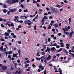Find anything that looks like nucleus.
Masks as SVG:
<instances>
[{"mask_svg": "<svg viewBox=\"0 0 74 74\" xmlns=\"http://www.w3.org/2000/svg\"><path fill=\"white\" fill-rule=\"evenodd\" d=\"M16 2L17 3H18L19 0H12V1L11 0H6V2L8 4H12L15 3Z\"/></svg>", "mask_w": 74, "mask_h": 74, "instance_id": "f257e3e1", "label": "nucleus"}, {"mask_svg": "<svg viewBox=\"0 0 74 74\" xmlns=\"http://www.w3.org/2000/svg\"><path fill=\"white\" fill-rule=\"evenodd\" d=\"M43 60L44 61H47V60H48V59L47 58V56H45L43 58Z\"/></svg>", "mask_w": 74, "mask_h": 74, "instance_id": "f03ea898", "label": "nucleus"}, {"mask_svg": "<svg viewBox=\"0 0 74 74\" xmlns=\"http://www.w3.org/2000/svg\"><path fill=\"white\" fill-rule=\"evenodd\" d=\"M7 68V66H3L2 67V69L3 70H5Z\"/></svg>", "mask_w": 74, "mask_h": 74, "instance_id": "7ed1b4c3", "label": "nucleus"}, {"mask_svg": "<svg viewBox=\"0 0 74 74\" xmlns=\"http://www.w3.org/2000/svg\"><path fill=\"white\" fill-rule=\"evenodd\" d=\"M18 53H17L16 54L13 53V58H14V57H16V58H18V56H17V55H18Z\"/></svg>", "mask_w": 74, "mask_h": 74, "instance_id": "20e7f679", "label": "nucleus"}, {"mask_svg": "<svg viewBox=\"0 0 74 74\" xmlns=\"http://www.w3.org/2000/svg\"><path fill=\"white\" fill-rule=\"evenodd\" d=\"M39 69H41V71H42V70H43L44 69V67L43 66H41V65H40L39 66Z\"/></svg>", "mask_w": 74, "mask_h": 74, "instance_id": "39448f33", "label": "nucleus"}, {"mask_svg": "<svg viewBox=\"0 0 74 74\" xmlns=\"http://www.w3.org/2000/svg\"><path fill=\"white\" fill-rule=\"evenodd\" d=\"M10 23H11V24H8V25L9 27H11V26H13V27H14V23H13L12 22H11Z\"/></svg>", "mask_w": 74, "mask_h": 74, "instance_id": "423d86ee", "label": "nucleus"}, {"mask_svg": "<svg viewBox=\"0 0 74 74\" xmlns=\"http://www.w3.org/2000/svg\"><path fill=\"white\" fill-rule=\"evenodd\" d=\"M73 33L74 32L73 31H72V32L70 33L69 34V37L70 38H71V37H72V35L73 34Z\"/></svg>", "mask_w": 74, "mask_h": 74, "instance_id": "0eeeda50", "label": "nucleus"}, {"mask_svg": "<svg viewBox=\"0 0 74 74\" xmlns=\"http://www.w3.org/2000/svg\"><path fill=\"white\" fill-rule=\"evenodd\" d=\"M31 22V21L30 20H27V21H25V25H27L28 23H30Z\"/></svg>", "mask_w": 74, "mask_h": 74, "instance_id": "6e6552de", "label": "nucleus"}, {"mask_svg": "<svg viewBox=\"0 0 74 74\" xmlns=\"http://www.w3.org/2000/svg\"><path fill=\"white\" fill-rule=\"evenodd\" d=\"M50 8L51 10H52L53 12H55V9H55L54 8H53L51 7H50Z\"/></svg>", "mask_w": 74, "mask_h": 74, "instance_id": "1a4fd4ad", "label": "nucleus"}, {"mask_svg": "<svg viewBox=\"0 0 74 74\" xmlns=\"http://www.w3.org/2000/svg\"><path fill=\"white\" fill-rule=\"evenodd\" d=\"M10 12H15V11H16V9H11L10 10Z\"/></svg>", "mask_w": 74, "mask_h": 74, "instance_id": "9d476101", "label": "nucleus"}, {"mask_svg": "<svg viewBox=\"0 0 74 74\" xmlns=\"http://www.w3.org/2000/svg\"><path fill=\"white\" fill-rule=\"evenodd\" d=\"M0 22H3V21H4L5 22H7L6 20L3 19L1 18H0Z\"/></svg>", "mask_w": 74, "mask_h": 74, "instance_id": "9b49d317", "label": "nucleus"}, {"mask_svg": "<svg viewBox=\"0 0 74 74\" xmlns=\"http://www.w3.org/2000/svg\"><path fill=\"white\" fill-rule=\"evenodd\" d=\"M12 63H14L15 65V67L16 69H17V68L16 67V66H17V63L14 62V61H13Z\"/></svg>", "mask_w": 74, "mask_h": 74, "instance_id": "f8f14e48", "label": "nucleus"}, {"mask_svg": "<svg viewBox=\"0 0 74 74\" xmlns=\"http://www.w3.org/2000/svg\"><path fill=\"white\" fill-rule=\"evenodd\" d=\"M58 25L57 24H55L54 25V27L55 29H57V28L58 27Z\"/></svg>", "mask_w": 74, "mask_h": 74, "instance_id": "ddd939ff", "label": "nucleus"}, {"mask_svg": "<svg viewBox=\"0 0 74 74\" xmlns=\"http://www.w3.org/2000/svg\"><path fill=\"white\" fill-rule=\"evenodd\" d=\"M3 12L4 13H6L7 11H8V10L6 9H3Z\"/></svg>", "mask_w": 74, "mask_h": 74, "instance_id": "4468645a", "label": "nucleus"}, {"mask_svg": "<svg viewBox=\"0 0 74 74\" xmlns=\"http://www.w3.org/2000/svg\"><path fill=\"white\" fill-rule=\"evenodd\" d=\"M51 57L52 56H50V55H49L48 56V57L47 56V59H48V60H50V59L51 58Z\"/></svg>", "mask_w": 74, "mask_h": 74, "instance_id": "2eb2a0df", "label": "nucleus"}, {"mask_svg": "<svg viewBox=\"0 0 74 74\" xmlns=\"http://www.w3.org/2000/svg\"><path fill=\"white\" fill-rule=\"evenodd\" d=\"M5 36H9V34L7 32H5Z\"/></svg>", "mask_w": 74, "mask_h": 74, "instance_id": "dca6fc26", "label": "nucleus"}, {"mask_svg": "<svg viewBox=\"0 0 74 74\" xmlns=\"http://www.w3.org/2000/svg\"><path fill=\"white\" fill-rule=\"evenodd\" d=\"M3 7L4 8H7L8 6L7 5H3Z\"/></svg>", "mask_w": 74, "mask_h": 74, "instance_id": "f3484780", "label": "nucleus"}, {"mask_svg": "<svg viewBox=\"0 0 74 74\" xmlns=\"http://www.w3.org/2000/svg\"><path fill=\"white\" fill-rule=\"evenodd\" d=\"M51 51H53L54 50H56V49H55V48L53 47V48H51Z\"/></svg>", "mask_w": 74, "mask_h": 74, "instance_id": "a211bd4d", "label": "nucleus"}, {"mask_svg": "<svg viewBox=\"0 0 74 74\" xmlns=\"http://www.w3.org/2000/svg\"><path fill=\"white\" fill-rule=\"evenodd\" d=\"M64 33L65 34H66L67 35L69 34V33L65 31L64 32Z\"/></svg>", "mask_w": 74, "mask_h": 74, "instance_id": "6ab92c4d", "label": "nucleus"}, {"mask_svg": "<svg viewBox=\"0 0 74 74\" xmlns=\"http://www.w3.org/2000/svg\"><path fill=\"white\" fill-rule=\"evenodd\" d=\"M56 10H55V11L54 12H55L56 13V14H58L59 13V12L58 10H57V9H55Z\"/></svg>", "mask_w": 74, "mask_h": 74, "instance_id": "aec40b11", "label": "nucleus"}, {"mask_svg": "<svg viewBox=\"0 0 74 74\" xmlns=\"http://www.w3.org/2000/svg\"><path fill=\"white\" fill-rule=\"evenodd\" d=\"M21 50H18V52L19 53V57H20V56H21Z\"/></svg>", "mask_w": 74, "mask_h": 74, "instance_id": "412c9836", "label": "nucleus"}, {"mask_svg": "<svg viewBox=\"0 0 74 74\" xmlns=\"http://www.w3.org/2000/svg\"><path fill=\"white\" fill-rule=\"evenodd\" d=\"M62 50H63V49L60 48L58 51V52H60Z\"/></svg>", "mask_w": 74, "mask_h": 74, "instance_id": "4be33fe9", "label": "nucleus"}, {"mask_svg": "<svg viewBox=\"0 0 74 74\" xmlns=\"http://www.w3.org/2000/svg\"><path fill=\"white\" fill-rule=\"evenodd\" d=\"M64 52H65V53H66V54H68V53H69V52H68V51H66V50L65 49H64Z\"/></svg>", "mask_w": 74, "mask_h": 74, "instance_id": "5701e85b", "label": "nucleus"}, {"mask_svg": "<svg viewBox=\"0 0 74 74\" xmlns=\"http://www.w3.org/2000/svg\"><path fill=\"white\" fill-rule=\"evenodd\" d=\"M58 70H59V71L60 73L61 72H62V69L60 68H59Z\"/></svg>", "mask_w": 74, "mask_h": 74, "instance_id": "b1692460", "label": "nucleus"}, {"mask_svg": "<svg viewBox=\"0 0 74 74\" xmlns=\"http://www.w3.org/2000/svg\"><path fill=\"white\" fill-rule=\"evenodd\" d=\"M12 51H10L8 52V53L10 55H11V54H12Z\"/></svg>", "mask_w": 74, "mask_h": 74, "instance_id": "393cba45", "label": "nucleus"}, {"mask_svg": "<svg viewBox=\"0 0 74 74\" xmlns=\"http://www.w3.org/2000/svg\"><path fill=\"white\" fill-rule=\"evenodd\" d=\"M9 23H10V21H7L6 22V24L7 25H8Z\"/></svg>", "mask_w": 74, "mask_h": 74, "instance_id": "a878e982", "label": "nucleus"}, {"mask_svg": "<svg viewBox=\"0 0 74 74\" xmlns=\"http://www.w3.org/2000/svg\"><path fill=\"white\" fill-rule=\"evenodd\" d=\"M8 33H10V32H12V31H11V30L10 29H8Z\"/></svg>", "mask_w": 74, "mask_h": 74, "instance_id": "bb28decb", "label": "nucleus"}, {"mask_svg": "<svg viewBox=\"0 0 74 74\" xmlns=\"http://www.w3.org/2000/svg\"><path fill=\"white\" fill-rule=\"evenodd\" d=\"M56 7H58V8H60V6L58 4H57L56 5Z\"/></svg>", "mask_w": 74, "mask_h": 74, "instance_id": "cd10ccee", "label": "nucleus"}, {"mask_svg": "<svg viewBox=\"0 0 74 74\" xmlns=\"http://www.w3.org/2000/svg\"><path fill=\"white\" fill-rule=\"evenodd\" d=\"M29 66V64H26L25 65V67H26V68H27V67H28V66Z\"/></svg>", "mask_w": 74, "mask_h": 74, "instance_id": "c85d7f7f", "label": "nucleus"}, {"mask_svg": "<svg viewBox=\"0 0 74 74\" xmlns=\"http://www.w3.org/2000/svg\"><path fill=\"white\" fill-rule=\"evenodd\" d=\"M36 27H37L36 25L34 26V30H37V29L36 28Z\"/></svg>", "mask_w": 74, "mask_h": 74, "instance_id": "c756f323", "label": "nucleus"}, {"mask_svg": "<svg viewBox=\"0 0 74 74\" xmlns=\"http://www.w3.org/2000/svg\"><path fill=\"white\" fill-rule=\"evenodd\" d=\"M21 70H19V72H18V74H21Z\"/></svg>", "mask_w": 74, "mask_h": 74, "instance_id": "7c9ffc66", "label": "nucleus"}, {"mask_svg": "<svg viewBox=\"0 0 74 74\" xmlns=\"http://www.w3.org/2000/svg\"><path fill=\"white\" fill-rule=\"evenodd\" d=\"M18 73V71H16V72L14 73L13 74H16L17 73Z\"/></svg>", "mask_w": 74, "mask_h": 74, "instance_id": "2f4dec72", "label": "nucleus"}, {"mask_svg": "<svg viewBox=\"0 0 74 74\" xmlns=\"http://www.w3.org/2000/svg\"><path fill=\"white\" fill-rule=\"evenodd\" d=\"M41 58H36V59L37 60H40V59Z\"/></svg>", "mask_w": 74, "mask_h": 74, "instance_id": "473e14b6", "label": "nucleus"}, {"mask_svg": "<svg viewBox=\"0 0 74 74\" xmlns=\"http://www.w3.org/2000/svg\"><path fill=\"white\" fill-rule=\"evenodd\" d=\"M17 62H18V63H20L21 62V60H17Z\"/></svg>", "mask_w": 74, "mask_h": 74, "instance_id": "72a5a7b5", "label": "nucleus"}, {"mask_svg": "<svg viewBox=\"0 0 74 74\" xmlns=\"http://www.w3.org/2000/svg\"><path fill=\"white\" fill-rule=\"evenodd\" d=\"M23 11H24V12H28V10H27V9H26V10H23Z\"/></svg>", "mask_w": 74, "mask_h": 74, "instance_id": "f704fd0d", "label": "nucleus"}, {"mask_svg": "<svg viewBox=\"0 0 74 74\" xmlns=\"http://www.w3.org/2000/svg\"><path fill=\"white\" fill-rule=\"evenodd\" d=\"M69 24H70V22H71V18H69Z\"/></svg>", "mask_w": 74, "mask_h": 74, "instance_id": "c9c22d12", "label": "nucleus"}, {"mask_svg": "<svg viewBox=\"0 0 74 74\" xmlns=\"http://www.w3.org/2000/svg\"><path fill=\"white\" fill-rule=\"evenodd\" d=\"M33 3H36L37 2L35 0H33Z\"/></svg>", "mask_w": 74, "mask_h": 74, "instance_id": "e433bc0d", "label": "nucleus"}, {"mask_svg": "<svg viewBox=\"0 0 74 74\" xmlns=\"http://www.w3.org/2000/svg\"><path fill=\"white\" fill-rule=\"evenodd\" d=\"M32 66L33 67H36V65H35L34 64H33L32 65Z\"/></svg>", "mask_w": 74, "mask_h": 74, "instance_id": "4c0bfd02", "label": "nucleus"}, {"mask_svg": "<svg viewBox=\"0 0 74 74\" xmlns=\"http://www.w3.org/2000/svg\"><path fill=\"white\" fill-rule=\"evenodd\" d=\"M45 52H42V55H45Z\"/></svg>", "mask_w": 74, "mask_h": 74, "instance_id": "58836bf2", "label": "nucleus"}, {"mask_svg": "<svg viewBox=\"0 0 74 74\" xmlns=\"http://www.w3.org/2000/svg\"><path fill=\"white\" fill-rule=\"evenodd\" d=\"M53 46H55V47L57 46V44L54 43L53 45Z\"/></svg>", "mask_w": 74, "mask_h": 74, "instance_id": "ea45409f", "label": "nucleus"}, {"mask_svg": "<svg viewBox=\"0 0 74 74\" xmlns=\"http://www.w3.org/2000/svg\"><path fill=\"white\" fill-rule=\"evenodd\" d=\"M26 16L27 17V16H20V17H21V18H22V17H26Z\"/></svg>", "mask_w": 74, "mask_h": 74, "instance_id": "a19ab883", "label": "nucleus"}, {"mask_svg": "<svg viewBox=\"0 0 74 74\" xmlns=\"http://www.w3.org/2000/svg\"><path fill=\"white\" fill-rule=\"evenodd\" d=\"M62 30H63L64 32H65L66 31V29L65 28H62Z\"/></svg>", "mask_w": 74, "mask_h": 74, "instance_id": "79ce46f5", "label": "nucleus"}, {"mask_svg": "<svg viewBox=\"0 0 74 74\" xmlns=\"http://www.w3.org/2000/svg\"><path fill=\"white\" fill-rule=\"evenodd\" d=\"M27 25L28 26H30L32 25V24L31 23H29L27 24Z\"/></svg>", "mask_w": 74, "mask_h": 74, "instance_id": "37998d69", "label": "nucleus"}, {"mask_svg": "<svg viewBox=\"0 0 74 74\" xmlns=\"http://www.w3.org/2000/svg\"><path fill=\"white\" fill-rule=\"evenodd\" d=\"M1 41H5V40L3 39V38H1Z\"/></svg>", "mask_w": 74, "mask_h": 74, "instance_id": "c03bdc74", "label": "nucleus"}, {"mask_svg": "<svg viewBox=\"0 0 74 74\" xmlns=\"http://www.w3.org/2000/svg\"><path fill=\"white\" fill-rule=\"evenodd\" d=\"M58 35L59 36H61V35H62V34L61 33H59L58 34Z\"/></svg>", "mask_w": 74, "mask_h": 74, "instance_id": "a18cd8bd", "label": "nucleus"}, {"mask_svg": "<svg viewBox=\"0 0 74 74\" xmlns=\"http://www.w3.org/2000/svg\"><path fill=\"white\" fill-rule=\"evenodd\" d=\"M60 56V54H59V53H58L56 54V56L58 57H59V56Z\"/></svg>", "mask_w": 74, "mask_h": 74, "instance_id": "49530a36", "label": "nucleus"}, {"mask_svg": "<svg viewBox=\"0 0 74 74\" xmlns=\"http://www.w3.org/2000/svg\"><path fill=\"white\" fill-rule=\"evenodd\" d=\"M66 45V46H67V47H68V46H70V44H67Z\"/></svg>", "mask_w": 74, "mask_h": 74, "instance_id": "de8ad7c7", "label": "nucleus"}, {"mask_svg": "<svg viewBox=\"0 0 74 74\" xmlns=\"http://www.w3.org/2000/svg\"><path fill=\"white\" fill-rule=\"evenodd\" d=\"M38 15H37L36 16V17L35 18V19H37V18H38Z\"/></svg>", "mask_w": 74, "mask_h": 74, "instance_id": "09e8293b", "label": "nucleus"}, {"mask_svg": "<svg viewBox=\"0 0 74 74\" xmlns=\"http://www.w3.org/2000/svg\"><path fill=\"white\" fill-rule=\"evenodd\" d=\"M8 15H10V12L8 11L7 12Z\"/></svg>", "mask_w": 74, "mask_h": 74, "instance_id": "8fccbe9b", "label": "nucleus"}, {"mask_svg": "<svg viewBox=\"0 0 74 74\" xmlns=\"http://www.w3.org/2000/svg\"><path fill=\"white\" fill-rule=\"evenodd\" d=\"M51 26H50V25H49V27L48 28V29H51Z\"/></svg>", "mask_w": 74, "mask_h": 74, "instance_id": "3c124183", "label": "nucleus"}, {"mask_svg": "<svg viewBox=\"0 0 74 74\" xmlns=\"http://www.w3.org/2000/svg\"><path fill=\"white\" fill-rule=\"evenodd\" d=\"M5 54L6 55V56H7V55H8V52H5Z\"/></svg>", "mask_w": 74, "mask_h": 74, "instance_id": "603ef678", "label": "nucleus"}, {"mask_svg": "<svg viewBox=\"0 0 74 74\" xmlns=\"http://www.w3.org/2000/svg\"><path fill=\"white\" fill-rule=\"evenodd\" d=\"M0 49H3V46H1V47L0 48Z\"/></svg>", "mask_w": 74, "mask_h": 74, "instance_id": "864d4df0", "label": "nucleus"}, {"mask_svg": "<svg viewBox=\"0 0 74 74\" xmlns=\"http://www.w3.org/2000/svg\"><path fill=\"white\" fill-rule=\"evenodd\" d=\"M22 9H19V10H18V11H19V12H22Z\"/></svg>", "mask_w": 74, "mask_h": 74, "instance_id": "5fc2aeb1", "label": "nucleus"}, {"mask_svg": "<svg viewBox=\"0 0 74 74\" xmlns=\"http://www.w3.org/2000/svg\"><path fill=\"white\" fill-rule=\"evenodd\" d=\"M18 43L19 44H21L22 42H21L20 41H19L18 42Z\"/></svg>", "mask_w": 74, "mask_h": 74, "instance_id": "6e6d98bb", "label": "nucleus"}, {"mask_svg": "<svg viewBox=\"0 0 74 74\" xmlns=\"http://www.w3.org/2000/svg\"><path fill=\"white\" fill-rule=\"evenodd\" d=\"M67 28L68 29H70L71 27H70V26H68Z\"/></svg>", "mask_w": 74, "mask_h": 74, "instance_id": "4d7b16f0", "label": "nucleus"}, {"mask_svg": "<svg viewBox=\"0 0 74 74\" xmlns=\"http://www.w3.org/2000/svg\"><path fill=\"white\" fill-rule=\"evenodd\" d=\"M48 42H49V41H51V39H50V38H48Z\"/></svg>", "mask_w": 74, "mask_h": 74, "instance_id": "13d9d810", "label": "nucleus"}, {"mask_svg": "<svg viewBox=\"0 0 74 74\" xmlns=\"http://www.w3.org/2000/svg\"><path fill=\"white\" fill-rule=\"evenodd\" d=\"M45 48H43V49H41V50L42 51H44V49Z\"/></svg>", "mask_w": 74, "mask_h": 74, "instance_id": "bf43d9fd", "label": "nucleus"}, {"mask_svg": "<svg viewBox=\"0 0 74 74\" xmlns=\"http://www.w3.org/2000/svg\"><path fill=\"white\" fill-rule=\"evenodd\" d=\"M21 7L22 8H24V6H23V5H21Z\"/></svg>", "mask_w": 74, "mask_h": 74, "instance_id": "052dcab7", "label": "nucleus"}, {"mask_svg": "<svg viewBox=\"0 0 74 74\" xmlns=\"http://www.w3.org/2000/svg\"><path fill=\"white\" fill-rule=\"evenodd\" d=\"M19 22H20V23H23V21L22 20L20 21H19Z\"/></svg>", "mask_w": 74, "mask_h": 74, "instance_id": "680f3d73", "label": "nucleus"}, {"mask_svg": "<svg viewBox=\"0 0 74 74\" xmlns=\"http://www.w3.org/2000/svg\"><path fill=\"white\" fill-rule=\"evenodd\" d=\"M18 18H19V17L18 16L15 17V19H18Z\"/></svg>", "mask_w": 74, "mask_h": 74, "instance_id": "e2e57ef3", "label": "nucleus"}, {"mask_svg": "<svg viewBox=\"0 0 74 74\" xmlns=\"http://www.w3.org/2000/svg\"><path fill=\"white\" fill-rule=\"evenodd\" d=\"M52 32H54L55 31V29H52Z\"/></svg>", "mask_w": 74, "mask_h": 74, "instance_id": "0e129e2a", "label": "nucleus"}, {"mask_svg": "<svg viewBox=\"0 0 74 74\" xmlns=\"http://www.w3.org/2000/svg\"><path fill=\"white\" fill-rule=\"evenodd\" d=\"M1 26H2V27H4V25L3 24H1Z\"/></svg>", "mask_w": 74, "mask_h": 74, "instance_id": "69168bd1", "label": "nucleus"}, {"mask_svg": "<svg viewBox=\"0 0 74 74\" xmlns=\"http://www.w3.org/2000/svg\"><path fill=\"white\" fill-rule=\"evenodd\" d=\"M49 19H52V18H53V17L52 16H50L49 17Z\"/></svg>", "mask_w": 74, "mask_h": 74, "instance_id": "338daca9", "label": "nucleus"}, {"mask_svg": "<svg viewBox=\"0 0 74 74\" xmlns=\"http://www.w3.org/2000/svg\"><path fill=\"white\" fill-rule=\"evenodd\" d=\"M72 57H74V54L72 53Z\"/></svg>", "mask_w": 74, "mask_h": 74, "instance_id": "774afa93", "label": "nucleus"}]
</instances>
